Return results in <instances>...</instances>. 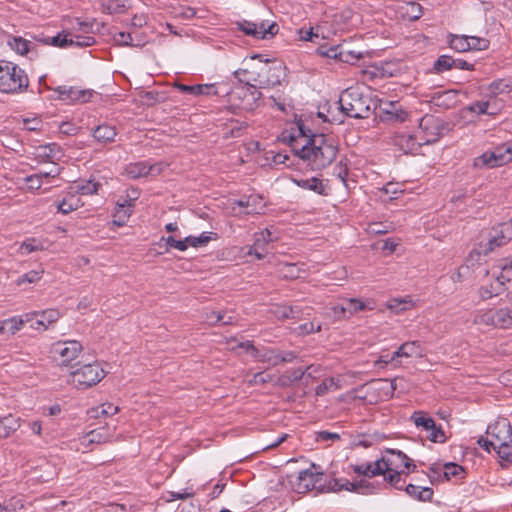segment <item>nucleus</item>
Segmentation results:
<instances>
[{
    "label": "nucleus",
    "mask_w": 512,
    "mask_h": 512,
    "mask_svg": "<svg viewBox=\"0 0 512 512\" xmlns=\"http://www.w3.org/2000/svg\"><path fill=\"white\" fill-rule=\"evenodd\" d=\"M512 161V143L496 147L493 151L485 152L474 160L476 168H495Z\"/></svg>",
    "instance_id": "0eeeda50"
},
{
    "label": "nucleus",
    "mask_w": 512,
    "mask_h": 512,
    "mask_svg": "<svg viewBox=\"0 0 512 512\" xmlns=\"http://www.w3.org/2000/svg\"><path fill=\"white\" fill-rule=\"evenodd\" d=\"M443 468H444V471H443L442 475L439 474L440 469L436 465H433L429 468V470H430L429 478L431 479V482H433V479L436 478V476H437V479H439V477H442L443 480H445V481H449L452 478L461 480L465 477L466 471L459 464L449 462V463L444 464Z\"/></svg>",
    "instance_id": "dca6fc26"
},
{
    "label": "nucleus",
    "mask_w": 512,
    "mask_h": 512,
    "mask_svg": "<svg viewBox=\"0 0 512 512\" xmlns=\"http://www.w3.org/2000/svg\"><path fill=\"white\" fill-rule=\"evenodd\" d=\"M384 452L390 455L386 456V459H393L398 464V466H392V470H398L402 466L408 470L406 474L415 470L416 465L413 464L412 460L401 450L387 448Z\"/></svg>",
    "instance_id": "5701e85b"
},
{
    "label": "nucleus",
    "mask_w": 512,
    "mask_h": 512,
    "mask_svg": "<svg viewBox=\"0 0 512 512\" xmlns=\"http://www.w3.org/2000/svg\"><path fill=\"white\" fill-rule=\"evenodd\" d=\"M370 302H364L357 298H350L345 301V303L341 306H335L334 312L335 314L341 313L343 317H346V313L353 315L354 313L364 311V310H372L373 306L370 305Z\"/></svg>",
    "instance_id": "aec40b11"
},
{
    "label": "nucleus",
    "mask_w": 512,
    "mask_h": 512,
    "mask_svg": "<svg viewBox=\"0 0 512 512\" xmlns=\"http://www.w3.org/2000/svg\"><path fill=\"white\" fill-rule=\"evenodd\" d=\"M258 361L263 363H268L271 366L279 365V350L275 349H265L263 351H258L256 357Z\"/></svg>",
    "instance_id": "ea45409f"
},
{
    "label": "nucleus",
    "mask_w": 512,
    "mask_h": 512,
    "mask_svg": "<svg viewBox=\"0 0 512 512\" xmlns=\"http://www.w3.org/2000/svg\"><path fill=\"white\" fill-rule=\"evenodd\" d=\"M454 58L448 55H441L435 61L433 69L437 73H443L453 68Z\"/></svg>",
    "instance_id": "de8ad7c7"
},
{
    "label": "nucleus",
    "mask_w": 512,
    "mask_h": 512,
    "mask_svg": "<svg viewBox=\"0 0 512 512\" xmlns=\"http://www.w3.org/2000/svg\"><path fill=\"white\" fill-rule=\"evenodd\" d=\"M30 44V41L19 36L11 37L8 40V45L11 47V49L20 55H25L28 53Z\"/></svg>",
    "instance_id": "37998d69"
},
{
    "label": "nucleus",
    "mask_w": 512,
    "mask_h": 512,
    "mask_svg": "<svg viewBox=\"0 0 512 512\" xmlns=\"http://www.w3.org/2000/svg\"><path fill=\"white\" fill-rule=\"evenodd\" d=\"M174 16L181 19H191L196 15V11L192 7L179 6L174 8Z\"/></svg>",
    "instance_id": "13d9d810"
},
{
    "label": "nucleus",
    "mask_w": 512,
    "mask_h": 512,
    "mask_svg": "<svg viewBox=\"0 0 512 512\" xmlns=\"http://www.w3.org/2000/svg\"><path fill=\"white\" fill-rule=\"evenodd\" d=\"M278 276L282 279H296L300 277V269L294 263H279L277 266Z\"/></svg>",
    "instance_id": "473e14b6"
},
{
    "label": "nucleus",
    "mask_w": 512,
    "mask_h": 512,
    "mask_svg": "<svg viewBox=\"0 0 512 512\" xmlns=\"http://www.w3.org/2000/svg\"><path fill=\"white\" fill-rule=\"evenodd\" d=\"M237 26L246 35H250L258 39H264L267 35L273 36L278 30L275 22H270L264 19L260 22L243 20L238 22Z\"/></svg>",
    "instance_id": "1a4fd4ad"
},
{
    "label": "nucleus",
    "mask_w": 512,
    "mask_h": 512,
    "mask_svg": "<svg viewBox=\"0 0 512 512\" xmlns=\"http://www.w3.org/2000/svg\"><path fill=\"white\" fill-rule=\"evenodd\" d=\"M323 476V472H314L312 469H305L298 472L295 479L290 480V483L298 494H304L315 489L317 484L321 483Z\"/></svg>",
    "instance_id": "9d476101"
},
{
    "label": "nucleus",
    "mask_w": 512,
    "mask_h": 512,
    "mask_svg": "<svg viewBox=\"0 0 512 512\" xmlns=\"http://www.w3.org/2000/svg\"><path fill=\"white\" fill-rule=\"evenodd\" d=\"M298 129L299 136L291 139L290 147L311 169H323L335 160L338 149L331 138L324 134H311L304 125H299Z\"/></svg>",
    "instance_id": "f257e3e1"
},
{
    "label": "nucleus",
    "mask_w": 512,
    "mask_h": 512,
    "mask_svg": "<svg viewBox=\"0 0 512 512\" xmlns=\"http://www.w3.org/2000/svg\"><path fill=\"white\" fill-rule=\"evenodd\" d=\"M511 239H512V225L509 223H501L497 227H494L492 229L484 252L485 253L491 252L496 247L505 245Z\"/></svg>",
    "instance_id": "ddd939ff"
},
{
    "label": "nucleus",
    "mask_w": 512,
    "mask_h": 512,
    "mask_svg": "<svg viewBox=\"0 0 512 512\" xmlns=\"http://www.w3.org/2000/svg\"><path fill=\"white\" fill-rule=\"evenodd\" d=\"M316 371L317 369L313 365L308 366L305 370H302L301 368L289 370L285 375L282 376L283 384H286L287 382L299 381L305 375L311 376L312 373Z\"/></svg>",
    "instance_id": "f704fd0d"
},
{
    "label": "nucleus",
    "mask_w": 512,
    "mask_h": 512,
    "mask_svg": "<svg viewBox=\"0 0 512 512\" xmlns=\"http://www.w3.org/2000/svg\"><path fill=\"white\" fill-rule=\"evenodd\" d=\"M20 427V420L13 415H8L0 419V438H7Z\"/></svg>",
    "instance_id": "bb28decb"
},
{
    "label": "nucleus",
    "mask_w": 512,
    "mask_h": 512,
    "mask_svg": "<svg viewBox=\"0 0 512 512\" xmlns=\"http://www.w3.org/2000/svg\"><path fill=\"white\" fill-rule=\"evenodd\" d=\"M117 131L109 125H99L93 132V137L101 143H109L115 140Z\"/></svg>",
    "instance_id": "c85d7f7f"
},
{
    "label": "nucleus",
    "mask_w": 512,
    "mask_h": 512,
    "mask_svg": "<svg viewBox=\"0 0 512 512\" xmlns=\"http://www.w3.org/2000/svg\"><path fill=\"white\" fill-rule=\"evenodd\" d=\"M493 275L506 286V283L512 281V259H503L500 263L492 268Z\"/></svg>",
    "instance_id": "b1692460"
},
{
    "label": "nucleus",
    "mask_w": 512,
    "mask_h": 512,
    "mask_svg": "<svg viewBox=\"0 0 512 512\" xmlns=\"http://www.w3.org/2000/svg\"><path fill=\"white\" fill-rule=\"evenodd\" d=\"M422 356L420 344L417 341L405 342L396 351L394 357Z\"/></svg>",
    "instance_id": "c756f323"
},
{
    "label": "nucleus",
    "mask_w": 512,
    "mask_h": 512,
    "mask_svg": "<svg viewBox=\"0 0 512 512\" xmlns=\"http://www.w3.org/2000/svg\"><path fill=\"white\" fill-rule=\"evenodd\" d=\"M473 323L476 325L495 327V310L489 309L486 311H479L475 314Z\"/></svg>",
    "instance_id": "a19ab883"
},
{
    "label": "nucleus",
    "mask_w": 512,
    "mask_h": 512,
    "mask_svg": "<svg viewBox=\"0 0 512 512\" xmlns=\"http://www.w3.org/2000/svg\"><path fill=\"white\" fill-rule=\"evenodd\" d=\"M246 214L264 213L265 200L262 194H248L245 198Z\"/></svg>",
    "instance_id": "393cba45"
},
{
    "label": "nucleus",
    "mask_w": 512,
    "mask_h": 512,
    "mask_svg": "<svg viewBox=\"0 0 512 512\" xmlns=\"http://www.w3.org/2000/svg\"><path fill=\"white\" fill-rule=\"evenodd\" d=\"M175 87L182 93H187L194 96L218 94L214 84L185 85L177 83Z\"/></svg>",
    "instance_id": "4be33fe9"
},
{
    "label": "nucleus",
    "mask_w": 512,
    "mask_h": 512,
    "mask_svg": "<svg viewBox=\"0 0 512 512\" xmlns=\"http://www.w3.org/2000/svg\"><path fill=\"white\" fill-rule=\"evenodd\" d=\"M96 43V39L91 35H73V46L84 48L93 46Z\"/></svg>",
    "instance_id": "5fc2aeb1"
},
{
    "label": "nucleus",
    "mask_w": 512,
    "mask_h": 512,
    "mask_svg": "<svg viewBox=\"0 0 512 512\" xmlns=\"http://www.w3.org/2000/svg\"><path fill=\"white\" fill-rule=\"evenodd\" d=\"M20 248L25 250L26 253L43 250V246L40 243H37L35 238L27 239L21 244Z\"/></svg>",
    "instance_id": "e2e57ef3"
},
{
    "label": "nucleus",
    "mask_w": 512,
    "mask_h": 512,
    "mask_svg": "<svg viewBox=\"0 0 512 512\" xmlns=\"http://www.w3.org/2000/svg\"><path fill=\"white\" fill-rule=\"evenodd\" d=\"M488 45V40L473 36H453L450 40V47L458 52H465L471 49L485 50L488 48Z\"/></svg>",
    "instance_id": "2eb2a0df"
},
{
    "label": "nucleus",
    "mask_w": 512,
    "mask_h": 512,
    "mask_svg": "<svg viewBox=\"0 0 512 512\" xmlns=\"http://www.w3.org/2000/svg\"><path fill=\"white\" fill-rule=\"evenodd\" d=\"M489 105L490 104L488 101H477L471 104L467 109L478 115L490 114V112H488Z\"/></svg>",
    "instance_id": "680f3d73"
},
{
    "label": "nucleus",
    "mask_w": 512,
    "mask_h": 512,
    "mask_svg": "<svg viewBox=\"0 0 512 512\" xmlns=\"http://www.w3.org/2000/svg\"><path fill=\"white\" fill-rule=\"evenodd\" d=\"M507 289L506 286L495 277V280L488 285H483L479 289L481 299L488 300L494 296H498Z\"/></svg>",
    "instance_id": "cd10ccee"
},
{
    "label": "nucleus",
    "mask_w": 512,
    "mask_h": 512,
    "mask_svg": "<svg viewBox=\"0 0 512 512\" xmlns=\"http://www.w3.org/2000/svg\"><path fill=\"white\" fill-rule=\"evenodd\" d=\"M271 313L278 319H294L299 316L300 309L288 305H275L271 308Z\"/></svg>",
    "instance_id": "2f4dec72"
},
{
    "label": "nucleus",
    "mask_w": 512,
    "mask_h": 512,
    "mask_svg": "<svg viewBox=\"0 0 512 512\" xmlns=\"http://www.w3.org/2000/svg\"><path fill=\"white\" fill-rule=\"evenodd\" d=\"M512 327V310L500 308L495 310V328L508 329Z\"/></svg>",
    "instance_id": "72a5a7b5"
},
{
    "label": "nucleus",
    "mask_w": 512,
    "mask_h": 512,
    "mask_svg": "<svg viewBox=\"0 0 512 512\" xmlns=\"http://www.w3.org/2000/svg\"><path fill=\"white\" fill-rule=\"evenodd\" d=\"M164 168L163 163L151 164L148 161L136 162L127 165L125 172L128 177L132 179L144 177V176H156L159 175Z\"/></svg>",
    "instance_id": "4468645a"
},
{
    "label": "nucleus",
    "mask_w": 512,
    "mask_h": 512,
    "mask_svg": "<svg viewBox=\"0 0 512 512\" xmlns=\"http://www.w3.org/2000/svg\"><path fill=\"white\" fill-rule=\"evenodd\" d=\"M50 44L60 48L73 46V34L63 30L51 38Z\"/></svg>",
    "instance_id": "c03bdc74"
},
{
    "label": "nucleus",
    "mask_w": 512,
    "mask_h": 512,
    "mask_svg": "<svg viewBox=\"0 0 512 512\" xmlns=\"http://www.w3.org/2000/svg\"><path fill=\"white\" fill-rule=\"evenodd\" d=\"M29 87V78L24 69L17 64L0 60V92L20 94Z\"/></svg>",
    "instance_id": "7ed1b4c3"
},
{
    "label": "nucleus",
    "mask_w": 512,
    "mask_h": 512,
    "mask_svg": "<svg viewBox=\"0 0 512 512\" xmlns=\"http://www.w3.org/2000/svg\"><path fill=\"white\" fill-rule=\"evenodd\" d=\"M78 28L73 27L74 30L80 31L86 35L95 34L100 31V24L95 20L81 21L76 19Z\"/></svg>",
    "instance_id": "a18cd8bd"
},
{
    "label": "nucleus",
    "mask_w": 512,
    "mask_h": 512,
    "mask_svg": "<svg viewBox=\"0 0 512 512\" xmlns=\"http://www.w3.org/2000/svg\"><path fill=\"white\" fill-rule=\"evenodd\" d=\"M387 474L384 475V480L389 483L391 486H393L396 489H403V485L401 483V473L403 471L399 470H391L387 471Z\"/></svg>",
    "instance_id": "603ef678"
},
{
    "label": "nucleus",
    "mask_w": 512,
    "mask_h": 512,
    "mask_svg": "<svg viewBox=\"0 0 512 512\" xmlns=\"http://www.w3.org/2000/svg\"><path fill=\"white\" fill-rule=\"evenodd\" d=\"M293 181L300 188H303V189L314 190V191H317L318 189H320L319 192H322V190H323V188L321 186V184H322L321 181L316 177H312V178H308V179H301V180L293 179Z\"/></svg>",
    "instance_id": "8fccbe9b"
},
{
    "label": "nucleus",
    "mask_w": 512,
    "mask_h": 512,
    "mask_svg": "<svg viewBox=\"0 0 512 512\" xmlns=\"http://www.w3.org/2000/svg\"><path fill=\"white\" fill-rule=\"evenodd\" d=\"M118 407L111 404V403H105L101 407H98L95 409L97 416L103 415V416H112L118 412Z\"/></svg>",
    "instance_id": "0e129e2a"
},
{
    "label": "nucleus",
    "mask_w": 512,
    "mask_h": 512,
    "mask_svg": "<svg viewBox=\"0 0 512 512\" xmlns=\"http://www.w3.org/2000/svg\"><path fill=\"white\" fill-rule=\"evenodd\" d=\"M361 57H362V55L360 53L355 54L352 51H346V50L340 51V61L344 62V63L354 64Z\"/></svg>",
    "instance_id": "338daca9"
},
{
    "label": "nucleus",
    "mask_w": 512,
    "mask_h": 512,
    "mask_svg": "<svg viewBox=\"0 0 512 512\" xmlns=\"http://www.w3.org/2000/svg\"><path fill=\"white\" fill-rule=\"evenodd\" d=\"M42 274H43V270H41V271L31 270V271L23 274L22 276H20L17 279L16 283H17V285H21L23 283H35L41 279Z\"/></svg>",
    "instance_id": "6e6d98bb"
},
{
    "label": "nucleus",
    "mask_w": 512,
    "mask_h": 512,
    "mask_svg": "<svg viewBox=\"0 0 512 512\" xmlns=\"http://www.w3.org/2000/svg\"><path fill=\"white\" fill-rule=\"evenodd\" d=\"M391 229V223L372 222L368 224L366 231L371 235H382L388 233Z\"/></svg>",
    "instance_id": "09e8293b"
},
{
    "label": "nucleus",
    "mask_w": 512,
    "mask_h": 512,
    "mask_svg": "<svg viewBox=\"0 0 512 512\" xmlns=\"http://www.w3.org/2000/svg\"><path fill=\"white\" fill-rule=\"evenodd\" d=\"M284 66L281 63H274L270 65L268 61H260L258 64L252 65L250 70H239L234 74L243 81L242 75L247 73L256 74L257 77H251L252 82L256 83L259 88L276 86L281 83V79L284 76Z\"/></svg>",
    "instance_id": "20e7f679"
},
{
    "label": "nucleus",
    "mask_w": 512,
    "mask_h": 512,
    "mask_svg": "<svg viewBox=\"0 0 512 512\" xmlns=\"http://www.w3.org/2000/svg\"><path fill=\"white\" fill-rule=\"evenodd\" d=\"M404 19L415 21L422 16V7L417 2H405L400 7Z\"/></svg>",
    "instance_id": "7c9ffc66"
},
{
    "label": "nucleus",
    "mask_w": 512,
    "mask_h": 512,
    "mask_svg": "<svg viewBox=\"0 0 512 512\" xmlns=\"http://www.w3.org/2000/svg\"><path fill=\"white\" fill-rule=\"evenodd\" d=\"M26 321H27L26 319H23V318L17 319L16 317L0 321V333L1 334L9 333V334L13 335L18 330L21 329V327L24 325V323Z\"/></svg>",
    "instance_id": "e433bc0d"
},
{
    "label": "nucleus",
    "mask_w": 512,
    "mask_h": 512,
    "mask_svg": "<svg viewBox=\"0 0 512 512\" xmlns=\"http://www.w3.org/2000/svg\"><path fill=\"white\" fill-rule=\"evenodd\" d=\"M393 143L404 153L412 154L416 153L421 146V143L416 140L414 135L405 132L395 134Z\"/></svg>",
    "instance_id": "6ab92c4d"
},
{
    "label": "nucleus",
    "mask_w": 512,
    "mask_h": 512,
    "mask_svg": "<svg viewBox=\"0 0 512 512\" xmlns=\"http://www.w3.org/2000/svg\"><path fill=\"white\" fill-rule=\"evenodd\" d=\"M277 239L278 237L274 236L269 228H265L254 234V242L249 247L247 254L254 255L258 260H262L267 254L266 246Z\"/></svg>",
    "instance_id": "f8f14e48"
},
{
    "label": "nucleus",
    "mask_w": 512,
    "mask_h": 512,
    "mask_svg": "<svg viewBox=\"0 0 512 512\" xmlns=\"http://www.w3.org/2000/svg\"><path fill=\"white\" fill-rule=\"evenodd\" d=\"M347 491L369 495L374 493L375 486L367 480H360L356 482H349Z\"/></svg>",
    "instance_id": "79ce46f5"
},
{
    "label": "nucleus",
    "mask_w": 512,
    "mask_h": 512,
    "mask_svg": "<svg viewBox=\"0 0 512 512\" xmlns=\"http://www.w3.org/2000/svg\"><path fill=\"white\" fill-rule=\"evenodd\" d=\"M245 84L234 87L229 93V101L239 108L252 111L258 107V102L262 97V93L258 90L256 83H251V77L244 79Z\"/></svg>",
    "instance_id": "39448f33"
},
{
    "label": "nucleus",
    "mask_w": 512,
    "mask_h": 512,
    "mask_svg": "<svg viewBox=\"0 0 512 512\" xmlns=\"http://www.w3.org/2000/svg\"><path fill=\"white\" fill-rule=\"evenodd\" d=\"M58 150L56 144H49L38 148V156L52 159L55 157L54 151Z\"/></svg>",
    "instance_id": "774afa93"
},
{
    "label": "nucleus",
    "mask_w": 512,
    "mask_h": 512,
    "mask_svg": "<svg viewBox=\"0 0 512 512\" xmlns=\"http://www.w3.org/2000/svg\"><path fill=\"white\" fill-rule=\"evenodd\" d=\"M39 316L40 319L37 320L36 324L39 326H43L44 330L48 328L49 325L55 323L60 318V312L56 309H47L41 312H32L27 313L25 318L27 321H30L33 317Z\"/></svg>",
    "instance_id": "412c9836"
},
{
    "label": "nucleus",
    "mask_w": 512,
    "mask_h": 512,
    "mask_svg": "<svg viewBox=\"0 0 512 512\" xmlns=\"http://www.w3.org/2000/svg\"><path fill=\"white\" fill-rule=\"evenodd\" d=\"M103 7H104L105 11H107L110 14L122 13L125 10V5L120 0H107L103 4Z\"/></svg>",
    "instance_id": "4d7b16f0"
},
{
    "label": "nucleus",
    "mask_w": 512,
    "mask_h": 512,
    "mask_svg": "<svg viewBox=\"0 0 512 512\" xmlns=\"http://www.w3.org/2000/svg\"><path fill=\"white\" fill-rule=\"evenodd\" d=\"M81 205L82 203L80 202V199L76 197V194H69V196L63 199L57 207L59 212L68 214L76 210Z\"/></svg>",
    "instance_id": "58836bf2"
},
{
    "label": "nucleus",
    "mask_w": 512,
    "mask_h": 512,
    "mask_svg": "<svg viewBox=\"0 0 512 512\" xmlns=\"http://www.w3.org/2000/svg\"><path fill=\"white\" fill-rule=\"evenodd\" d=\"M364 87L352 86L344 90L339 98L343 113L352 118H367L371 111V99L364 94Z\"/></svg>",
    "instance_id": "f03ea898"
},
{
    "label": "nucleus",
    "mask_w": 512,
    "mask_h": 512,
    "mask_svg": "<svg viewBox=\"0 0 512 512\" xmlns=\"http://www.w3.org/2000/svg\"><path fill=\"white\" fill-rule=\"evenodd\" d=\"M405 491L410 497L423 502L430 501L434 494L432 488L421 487L414 484H408L405 487Z\"/></svg>",
    "instance_id": "a878e982"
},
{
    "label": "nucleus",
    "mask_w": 512,
    "mask_h": 512,
    "mask_svg": "<svg viewBox=\"0 0 512 512\" xmlns=\"http://www.w3.org/2000/svg\"><path fill=\"white\" fill-rule=\"evenodd\" d=\"M106 375L99 363L81 365L69 374L68 382L78 390H86L98 384Z\"/></svg>",
    "instance_id": "423d86ee"
},
{
    "label": "nucleus",
    "mask_w": 512,
    "mask_h": 512,
    "mask_svg": "<svg viewBox=\"0 0 512 512\" xmlns=\"http://www.w3.org/2000/svg\"><path fill=\"white\" fill-rule=\"evenodd\" d=\"M137 198L124 199L123 202H117L115 212L113 214V220L108 223L110 229L113 227L124 226L132 214L133 201Z\"/></svg>",
    "instance_id": "f3484780"
},
{
    "label": "nucleus",
    "mask_w": 512,
    "mask_h": 512,
    "mask_svg": "<svg viewBox=\"0 0 512 512\" xmlns=\"http://www.w3.org/2000/svg\"><path fill=\"white\" fill-rule=\"evenodd\" d=\"M102 429L100 430H92L91 432H89L87 434V436L85 437V439H87L88 441V444H91V443H97V444H100V443H105V442H108L112 435L105 432V433H102L101 432Z\"/></svg>",
    "instance_id": "3c124183"
},
{
    "label": "nucleus",
    "mask_w": 512,
    "mask_h": 512,
    "mask_svg": "<svg viewBox=\"0 0 512 512\" xmlns=\"http://www.w3.org/2000/svg\"><path fill=\"white\" fill-rule=\"evenodd\" d=\"M487 434L492 439L494 449L499 445L512 442V428L509 421L505 418L496 421L493 425H489Z\"/></svg>",
    "instance_id": "9b49d317"
},
{
    "label": "nucleus",
    "mask_w": 512,
    "mask_h": 512,
    "mask_svg": "<svg viewBox=\"0 0 512 512\" xmlns=\"http://www.w3.org/2000/svg\"><path fill=\"white\" fill-rule=\"evenodd\" d=\"M371 464L373 467L370 473L373 476L385 475L387 471L392 470V466H398V464L393 459H386V456H382L380 459Z\"/></svg>",
    "instance_id": "c9c22d12"
},
{
    "label": "nucleus",
    "mask_w": 512,
    "mask_h": 512,
    "mask_svg": "<svg viewBox=\"0 0 512 512\" xmlns=\"http://www.w3.org/2000/svg\"><path fill=\"white\" fill-rule=\"evenodd\" d=\"M411 420L414 422L416 427H421L423 430L429 431L434 426V419L427 415L424 411H415Z\"/></svg>",
    "instance_id": "4c0bfd02"
},
{
    "label": "nucleus",
    "mask_w": 512,
    "mask_h": 512,
    "mask_svg": "<svg viewBox=\"0 0 512 512\" xmlns=\"http://www.w3.org/2000/svg\"><path fill=\"white\" fill-rule=\"evenodd\" d=\"M83 346L76 340L57 341L51 346L54 358L61 360L62 365H69L82 352Z\"/></svg>",
    "instance_id": "6e6552de"
},
{
    "label": "nucleus",
    "mask_w": 512,
    "mask_h": 512,
    "mask_svg": "<svg viewBox=\"0 0 512 512\" xmlns=\"http://www.w3.org/2000/svg\"><path fill=\"white\" fill-rule=\"evenodd\" d=\"M55 91L58 93L60 100L70 102L85 103L92 96L91 90H83L76 87L59 86Z\"/></svg>",
    "instance_id": "a211bd4d"
},
{
    "label": "nucleus",
    "mask_w": 512,
    "mask_h": 512,
    "mask_svg": "<svg viewBox=\"0 0 512 512\" xmlns=\"http://www.w3.org/2000/svg\"><path fill=\"white\" fill-rule=\"evenodd\" d=\"M427 438L433 443H444L446 441L444 430L441 426H437L435 422L433 428L429 429Z\"/></svg>",
    "instance_id": "864d4df0"
},
{
    "label": "nucleus",
    "mask_w": 512,
    "mask_h": 512,
    "mask_svg": "<svg viewBox=\"0 0 512 512\" xmlns=\"http://www.w3.org/2000/svg\"><path fill=\"white\" fill-rule=\"evenodd\" d=\"M217 234L216 233H202L199 237L196 236H188L186 237V242L188 246L192 247H201L206 245L208 242H210L212 239H216Z\"/></svg>",
    "instance_id": "49530a36"
},
{
    "label": "nucleus",
    "mask_w": 512,
    "mask_h": 512,
    "mask_svg": "<svg viewBox=\"0 0 512 512\" xmlns=\"http://www.w3.org/2000/svg\"><path fill=\"white\" fill-rule=\"evenodd\" d=\"M342 49L339 48V46H333L330 48L325 49L324 47H320L318 49L320 55L326 56L328 58H333L340 61V51Z\"/></svg>",
    "instance_id": "69168bd1"
},
{
    "label": "nucleus",
    "mask_w": 512,
    "mask_h": 512,
    "mask_svg": "<svg viewBox=\"0 0 512 512\" xmlns=\"http://www.w3.org/2000/svg\"><path fill=\"white\" fill-rule=\"evenodd\" d=\"M333 387H336L334 378H327L316 386L315 393L318 396H323Z\"/></svg>",
    "instance_id": "bf43d9fd"
},
{
    "label": "nucleus",
    "mask_w": 512,
    "mask_h": 512,
    "mask_svg": "<svg viewBox=\"0 0 512 512\" xmlns=\"http://www.w3.org/2000/svg\"><path fill=\"white\" fill-rule=\"evenodd\" d=\"M340 435L338 433L329 432V431H318L315 432V440L317 442H326V441H337L340 440Z\"/></svg>",
    "instance_id": "052dcab7"
}]
</instances>
